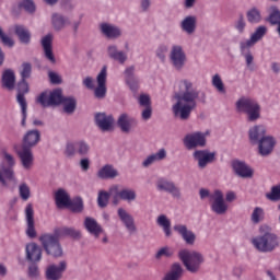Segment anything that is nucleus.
<instances>
[{"instance_id": "3", "label": "nucleus", "mask_w": 280, "mask_h": 280, "mask_svg": "<svg viewBox=\"0 0 280 280\" xmlns=\"http://www.w3.org/2000/svg\"><path fill=\"white\" fill-rule=\"evenodd\" d=\"M252 244L258 253H275L280 248V237L277 233L260 228V235L252 238Z\"/></svg>"}, {"instance_id": "48", "label": "nucleus", "mask_w": 280, "mask_h": 280, "mask_svg": "<svg viewBox=\"0 0 280 280\" xmlns=\"http://www.w3.org/2000/svg\"><path fill=\"white\" fill-rule=\"evenodd\" d=\"M211 82L212 86L218 91V93H226V88H224V82L222 81V77H220V74H214Z\"/></svg>"}, {"instance_id": "53", "label": "nucleus", "mask_w": 280, "mask_h": 280, "mask_svg": "<svg viewBox=\"0 0 280 280\" xmlns=\"http://www.w3.org/2000/svg\"><path fill=\"white\" fill-rule=\"evenodd\" d=\"M174 248L170 246H164L160 248L155 255L156 259H161V257H174Z\"/></svg>"}, {"instance_id": "5", "label": "nucleus", "mask_w": 280, "mask_h": 280, "mask_svg": "<svg viewBox=\"0 0 280 280\" xmlns=\"http://www.w3.org/2000/svg\"><path fill=\"white\" fill-rule=\"evenodd\" d=\"M237 113H243L247 117V121H257L261 119V105L255 98L242 96L236 101Z\"/></svg>"}, {"instance_id": "21", "label": "nucleus", "mask_w": 280, "mask_h": 280, "mask_svg": "<svg viewBox=\"0 0 280 280\" xmlns=\"http://www.w3.org/2000/svg\"><path fill=\"white\" fill-rule=\"evenodd\" d=\"M95 124L103 132H109V130H113L115 118L112 115L98 113L95 115Z\"/></svg>"}, {"instance_id": "15", "label": "nucleus", "mask_w": 280, "mask_h": 280, "mask_svg": "<svg viewBox=\"0 0 280 280\" xmlns=\"http://www.w3.org/2000/svg\"><path fill=\"white\" fill-rule=\"evenodd\" d=\"M155 187L158 191H166V194H171L173 198H180V188H178L174 182L168 180L167 178H159L155 183Z\"/></svg>"}, {"instance_id": "37", "label": "nucleus", "mask_w": 280, "mask_h": 280, "mask_svg": "<svg viewBox=\"0 0 280 280\" xmlns=\"http://www.w3.org/2000/svg\"><path fill=\"white\" fill-rule=\"evenodd\" d=\"M59 104H62L63 110L71 115L72 113H75V106H78V102L73 97H65L62 96V90H60V102Z\"/></svg>"}, {"instance_id": "43", "label": "nucleus", "mask_w": 280, "mask_h": 280, "mask_svg": "<svg viewBox=\"0 0 280 280\" xmlns=\"http://www.w3.org/2000/svg\"><path fill=\"white\" fill-rule=\"evenodd\" d=\"M268 23L270 25L280 26V10L277 7H270L269 9V16L267 18Z\"/></svg>"}, {"instance_id": "20", "label": "nucleus", "mask_w": 280, "mask_h": 280, "mask_svg": "<svg viewBox=\"0 0 280 280\" xmlns=\"http://www.w3.org/2000/svg\"><path fill=\"white\" fill-rule=\"evenodd\" d=\"M118 218L120 222H122L124 226L132 235V233H137V225L135 224V217L132 214L128 213L126 209L119 208L118 211Z\"/></svg>"}, {"instance_id": "29", "label": "nucleus", "mask_w": 280, "mask_h": 280, "mask_svg": "<svg viewBox=\"0 0 280 280\" xmlns=\"http://www.w3.org/2000/svg\"><path fill=\"white\" fill-rule=\"evenodd\" d=\"M107 56L112 60L119 62V65H125L126 60H128V54H126L124 50H119L117 45H109L107 47Z\"/></svg>"}, {"instance_id": "1", "label": "nucleus", "mask_w": 280, "mask_h": 280, "mask_svg": "<svg viewBox=\"0 0 280 280\" xmlns=\"http://www.w3.org/2000/svg\"><path fill=\"white\" fill-rule=\"evenodd\" d=\"M179 92L175 93L176 103L173 105V115L183 121L191 117V112L196 110L198 101L206 104L207 94L194 90V83L187 79L179 81Z\"/></svg>"}, {"instance_id": "44", "label": "nucleus", "mask_w": 280, "mask_h": 280, "mask_svg": "<svg viewBox=\"0 0 280 280\" xmlns=\"http://www.w3.org/2000/svg\"><path fill=\"white\" fill-rule=\"evenodd\" d=\"M247 21L248 23L252 24H257V23H261V11H259V9L257 8H252L250 10L247 11Z\"/></svg>"}, {"instance_id": "6", "label": "nucleus", "mask_w": 280, "mask_h": 280, "mask_svg": "<svg viewBox=\"0 0 280 280\" xmlns=\"http://www.w3.org/2000/svg\"><path fill=\"white\" fill-rule=\"evenodd\" d=\"M178 259L182 260L186 270L192 275H196V272L200 270V266L205 264V256H202V254L189 249L179 250Z\"/></svg>"}, {"instance_id": "30", "label": "nucleus", "mask_w": 280, "mask_h": 280, "mask_svg": "<svg viewBox=\"0 0 280 280\" xmlns=\"http://www.w3.org/2000/svg\"><path fill=\"white\" fill-rule=\"evenodd\" d=\"M51 40H54V37L51 35H46L42 39V46L46 60H49L51 65H56V57L54 56V49L51 48Z\"/></svg>"}, {"instance_id": "40", "label": "nucleus", "mask_w": 280, "mask_h": 280, "mask_svg": "<svg viewBox=\"0 0 280 280\" xmlns=\"http://www.w3.org/2000/svg\"><path fill=\"white\" fill-rule=\"evenodd\" d=\"M16 36L20 38L21 43L27 45L32 38L30 31L23 25H15L14 27Z\"/></svg>"}, {"instance_id": "22", "label": "nucleus", "mask_w": 280, "mask_h": 280, "mask_svg": "<svg viewBox=\"0 0 280 280\" xmlns=\"http://www.w3.org/2000/svg\"><path fill=\"white\" fill-rule=\"evenodd\" d=\"M83 225L88 233L93 235L95 240H100V235L104 233V228H102V225L97 223V220L92 217H85Z\"/></svg>"}, {"instance_id": "45", "label": "nucleus", "mask_w": 280, "mask_h": 280, "mask_svg": "<svg viewBox=\"0 0 280 280\" xmlns=\"http://www.w3.org/2000/svg\"><path fill=\"white\" fill-rule=\"evenodd\" d=\"M59 235L72 237V240H80V237H82L80 230H75L73 228H61L59 230Z\"/></svg>"}, {"instance_id": "57", "label": "nucleus", "mask_w": 280, "mask_h": 280, "mask_svg": "<svg viewBox=\"0 0 280 280\" xmlns=\"http://www.w3.org/2000/svg\"><path fill=\"white\" fill-rule=\"evenodd\" d=\"M32 75V65L31 63H23L22 65V71H21V78L22 80H27Z\"/></svg>"}, {"instance_id": "60", "label": "nucleus", "mask_w": 280, "mask_h": 280, "mask_svg": "<svg viewBox=\"0 0 280 280\" xmlns=\"http://www.w3.org/2000/svg\"><path fill=\"white\" fill-rule=\"evenodd\" d=\"M28 277L30 279H38L40 277V270H38L37 265H31L28 267Z\"/></svg>"}, {"instance_id": "19", "label": "nucleus", "mask_w": 280, "mask_h": 280, "mask_svg": "<svg viewBox=\"0 0 280 280\" xmlns=\"http://www.w3.org/2000/svg\"><path fill=\"white\" fill-rule=\"evenodd\" d=\"M194 159L198 162V167L205 170L207 165L215 161V153L208 150H197L194 152Z\"/></svg>"}, {"instance_id": "34", "label": "nucleus", "mask_w": 280, "mask_h": 280, "mask_svg": "<svg viewBox=\"0 0 280 280\" xmlns=\"http://www.w3.org/2000/svg\"><path fill=\"white\" fill-rule=\"evenodd\" d=\"M125 82L133 93L139 89V80L135 77V66L126 68Z\"/></svg>"}, {"instance_id": "12", "label": "nucleus", "mask_w": 280, "mask_h": 280, "mask_svg": "<svg viewBox=\"0 0 280 280\" xmlns=\"http://www.w3.org/2000/svg\"><path fill=\"white\" fill-rule=\"evenodd\" d=\"M36 104H39L42 108H49L51 106H60V89H56L51 92H42L36 97Z\"/></svg>"}, {"instance_id": "42", "label": "nucleus", "mask_w": 280, "mask_h": 280, "mask_svg": "<svg viewBox=\"0 0 280 280\" xmlns=\"http://www.w3.org/2000/svg\"><path fill=\"white\" fill-rule=\"evenodd\" d=\"M119 199L125 202H135L137 200V191L132 188H122L119 194Z\"/></svg>"}, {"instance_id": "63", "label": "nucleus", "mask_w": 280, "mask_h": 280, "mask_svg": "<svg viewBox=\"0 0 280 280\" xmlns=\"http://www.w3.org/2000/svg\"><path fill=\"white\" fill-rule=\"evenodd\" d=\"M141 117L144 121H148V119H151L152 106L144 107V109L142 110Z\"/></svg>"}, {"instance_id": "9", "label": "nucleus", "mask_w": 280, "mask_h": 280, "mask_svg": "<svg viewBox=\"0 0 280 280\" xmlns=\"http://www.w3.org/2000/svg\"><path fill=\"white\" fill-rule=\"evenodd\" d=\"M39 242L50 257H62V245L56 234H43Z\"/></svg>"}, {"instance_id": "62", "label": "nucleus", "mask_w": 280, "mask_h": 280, "mask_svg": "<svg viewBox=\"0 0 280 280\" xmlns=\"http://www.w3.org/2000/svg\"><path fill=\"white\" fill-rule=\"evenodd\" d=\"M138 102L140 106H143L144 108H148V106H152V103L150 102V95L147 94L140 95Z\"/></svg>"}, {"instance_id": "18", "label": "nucleus", "mask_w": 280, "mask_h": 280, "mask_svg": "<svg viewBox=\"0 0 280 280\" xmlns=\"http://www.w3.org/2000/svg\"><path fill=\"white\" fill-rule=\"evenodd\" d=\"M25 220H26V235L34 240L36 237V226L34 222V206L32 203H27L24 210Z\"/></svg>"}, {"instance_id": "17", "label": "nucleus", "mask_w": 280, "mask_h": 280, "mask_svg": "<svg viewBox=\"0 0 280 280\" xmlns=\"http://www.w3.org/2000/svg\"><path fill=\"white\" fill-rule=\"evenodd\" d=\"M67 270V261L62 260L58 265H50L46 268V280H60Z\"/></svg>"}, {"instance_id": "56", "label": "nucleus", "mask_w": 280, "mask_h": 280, "mask_svg": "<svg viewBox=\"0 0 280 280\" xmlns=\"http://www.w3.org/2000/svg\"><path fill=\"white\" fill-rule=\"evenodd\" d=\"M260 220H264V209L257 207L252 213V222H254V224H259Z\"/></svg>"}, {"instance_id": "24", "label": "nucleus", "mask_w": 280, "mask_h": 280, "mask_svg": "<svg viewBox=\"0 0 280 280\" xmlns=\"http://www.w3.org/2000/svg\"><path fill=\"white\" fill-rule=\"evenodd\" d=\"M232 168L236 176H240L241 178H253V168L247 165L246 162L242 161H234L232 162Z\"/></svg>"}, {"instance_id": "49", "label": "nucleus", "mask_w": 280, "mask_h": 280, "mask_svg": "<svg viewBox=\"0 0 280 280\" xmlns=\"http://www.w3.org/2000/svg\"><path fill=\"white\" fill-rule=\"evenodd\" d=\"M75 148H77V153L80 154V156H86V154H89L91 150V147L84 140L77 141Z\"/></svg>"}, {"instance_id": "26", "label": "nucleus", "mask_w": 280, "mask_h": 280, "mask_svg": "<svg viewBox=\"0 0 280 280\" xmlns=\"http://www.w3.org/2000/svg\"><path fill=\"white\" fill-rule=\"evenodd\" d=\"M25 253L27 261H33L34 264H37V261H40V259H43V249L36 243L27 244L25 247Z\"/></svg>"}, {"instance_id": "11", "label": "nucleus", "mask_w": 280, "mask_h": 280, "mask_svg": "<svg viewBox=\"0 0 280 280\" xmlns=\"http://www.w3.org/2000/svg\"><path fill=\"white\" fill-rule=\"evenodd\" d=\"M170 61L176 71H183L187 65V54L180 45H173L170 51Z\"/></svg>"}, {"instance_id": "2", "label": "nucleus", "mask_w": 280, "mask_h": 280, "mask_svg": "<svg viewBox=\"0 0 280 280\" xmlns=\"http://www.w3.org/2000/svg\"><path fill=\"white\" fill-rule=\"evenodd\" d=\"M40 143V131L38 129L28 130L22 138V147L18 150V156L24 170H32L34 165V153L32 148Z\"/></svg>"}, {"instance_id": "61", "label": "nucleus", "mask_w": 280, "mask_h": 280, "mask_svg": "<svg viewBox=\"0 0 280 280\" xmlns=\"http://www.w3.org/2000/svg\"><path fill=\"white\" fill-rule=\"evenodd\" d=\"M48 77H49L51 84H61L62 83V78H60V74H58V72L49 71Z\"/></svg>"}, {"instance_id": "39", "label": "nucleus", "mask_w": 280, "mask_h": 280, "mask_svg": "<svg viewBox=\"0 0 280 280\" xmlns=\"http://www.w3.org/2000/svg\"><path fill=\"white\" fill-rule=\"evenodd\" d=\"M97 176L98 178L106 180L108 178H117V176H119V173L112 165H105L98 171Z\"/></svg>"}, {"instance_id": "4", "label": "nucleus", "mask_w": 280, "mask_h": 280, "mask_svg": "<svg viewBox=\"0 0 280 280\" xmlns=\"http://www.w3.org/2000/svg\"><path fill=\"white\" fill-rule=\"evenodd\" d=\"M267 34L268 27L266 25H260L250 35V38L240 42V51L241 55L245 58L247 67H250L255 60L253 52H250V47H255V45H257V43H259V40H261Z\"/></svg>"}, {"instance_id": "16", "label": "nucleus", "mask_w": 280, "mask_h": 280, "mask_svg": "<svg viewBox=\"0 0 280 280\" xmlns=\"http://www.w3.org/2000/svg\"><path fill=\"white\" fill-rule=\"evenodd\" d=\"M258 143V154L260 156H270L275 152V147L277 145V139L272 136L262 137Z\"/></svg>"}, {"instance_id": "47", "label": "nucleus", "mask_w": 280, "mask_h": 280, "mask_svg": "<svg viewBox=\"0 0 280 280\" xmlns=\"http://www.w3.org/2000/svg\"><path fill=\"white\" fill-rule=\"evenodd\" d=\"M68 207L74 213H81V211L84 210V201H82V198L77 197L72 201L70 200V203Z\"/></svg>"}, {"instance_id": "32", "label": "nucleus", "mask_w": 280, "mask_h": 280, "mask_svg": "<svg viewBox=\"0 0 280 280\" xmlns=\"http://www.w3.org/2000/svg\"><path fill=\"white\" fill-rule=\"evenodd\" d=\"M165 159H167V151L165 149H160L158 152L152 153L142 161V167H150L151 165H154V163H159V161H165Z\"/></svg>"}, {"instance_id": "31", "label": "nucleus", "mask_w": 280, "mask_h": 280, "mask_svg": "<svg viewBox=\"0 0 280 280\" xmlns=\"http://www.w3.org/2000/svg\"><path fill=\"white\" fill-rule=\"evenodd\" d=\"M248 137L253 145L257 144L264 137H266V127L264 125H256L248 131Z\"/></svg>"}, {"instance_id": "38", "label": "nucleus", "mask_w": 280, "mask_h": 280, "mask_svg": "<svg viewBox=\"0 0 280 280\" xmlns=\"http://www.w3.org/2000/svg\"><path fill=\"white\" fill-rule=\"evenodd\" d=\"M158 226H161L166 237H172V221L165 214H161L156 219Z\"/></svg>"}, {"instance_id": "54", "label": "nucleus", "mask_w": 280, "mask_h": 280, "mask_svg": "<svg viewBox=\"0 0 280 280\" xmlns=\"http://www.w3.org/2000/svg\"><path fill=\"white\" fill-rule=\"evenodd\" d=\"M19 194L20 197L22 198V200L26 201L30 200V196H32V192L30 190V186H27V184H21L19 186Z\"/></svg>"}, {"instance_id": "64", "label": "nucleus", "mask_w": 280, "mask_h": 280, "mask_svg": "<svg viewBox=\"0 0 280 280\" xmlns=\"http://www.w3.org/2000/svg\"><path fill=\"white\" fill-rule=\"evenodd\" d=\"M78 152V149L75 147V143H68L66 148V154L67 156H73Z\"/></svg>"}, {"instance_id": "52", "label": "nucleus", "mask_w": 280, "mask_h": 280, "mask_svg": "<svg viewBox=\"0 0 280 280\" xmlns=\"http://www.w3.org/2000/svg\"><path fill=\"white\" fill-rule=\"evenodd\" d=\"M267 200H271V202H279L280 200V186H273L270 192L266 194Z\"/></svg>"}, {"instance_id": "25", "label": "nucleus", "mask_w": 280, "mask_h": 280, "mask_svg": "<svg viewBox=\"0 0 280 280\" xmlns=\"http://www.w3.org/2000/svg\"><path fill=\"white\" fill-rule=\"evenodd\" d=\"M117 125L121 132H130L132 128H137V119L124 113L118 117Z\"/></svg>"}, {"instance_id": "41", "label": "nucleus", "mask_w": 280, "mask_h": 280, "mask_svg": "<svg viewBox=\"0 0 280 280\" xmlns=\"http://www.w3.org/2000/svg\"><path fill=\"white\" fill-rule=\"evenodd\" d=\"M71 22H69V19L60 15V14H52V25L57 32H60V30H65L67 25H69Z\"/></svg>"}, {"instance_id": "46", "label": "nucleus", "mask_w": 280, "mask_h": 280, "mask_svg": "<svg viewBox=\"0 0 280 280\" xmlns=\"http://www.w3.org/2000/svg\"><path fill=\"white\" fill-rule=\"evenodd\" d=\"M170 51V46L165 44H161L155 49V56L161 60L162 62H165L167 60V52Z\"/></svg>"}, {"instance_id": "14", "label": "nucleus", "mask_w": 280, "mask_h": 280, "mask_svg": "<svg viewBox=\"0 0 280 280\" xmlns=\"http://www.w3.org/2000/svg\"><path fill=\"white\" fill-rule=\"evenodd\" d=\"M210 208L217 215H224L229 211V205L224 200V194L220 189H215L210 196Z\"/></svg>"}, {"instance_id": "50", "label": "nucleus", "mask_w": 280, "mask_h": 280, "mask_svg": "<svg viewBox=\"0 0 280 280\" xmlns=\"http://www.w3.org/2000/svg\"><path fill=\"white\" fill-rule=\"evenodd\" d=\"M19 8L25 10L28 14H34V12H36V4H34V0H22Z\"/></svg>"}, {"instance_id": "10", "label": "nucleus", "mask_w": 280, "mask_h": 280, "mask_svg": "<svg viewBox=\"0 0 280 280\" xmlns=\"http://www.w3.org/2000/svg\"><path fill=\"white\" fill-rule=\"evenodd\" d=\"M18 95H16V102L21 107L22 113V120L21 126L25 128L26 121H27V101L25 100V95L30 93V84H27V81L25 79H22L18 83Z\"/></svg>"}, {"instance_id": "51", "label": "nucleus", "mask_w": 280, "mask_h": 280, "mask_svg": "<svg viewBox=\"0 0 280 280\" xmlns=\"http://www.w3.org/2000/svg\"><path fill=\"white\" fill-rule=\"evenodd\" d=\"M110 199V194L100 190L98 197H97V205L101 207V209H104L105 207H108V200Z\"/></svg>"}, {"instance_id": "28", "label": "nucleus", "mask_w": 280, "mask_h": 280, "mask_svg": "<svg viewBox=\"0 0 280 280\" xmlns=\"http://www.w3.org/2000/svg\"><path fill=\"white\" fill-rule=\"evenodd\" d=\"M197 23H198V19L195 15H187L180 22L179 27L182 32H185V34H188V36H191V34H196Z\"/></svg>"}, {"instance_id": "27", "label": "nucleus", "mask_w": 280, "mask_h": 280, "mask_svg": "<svg viewBox=\"0 0 280 280\" xmlns=\"http://www.w3.org/2000/svg\"><path fill=\"white\" fill-rule=\"evenodd\" d=\"M1 84L2 89H5L7 91H14L16 86V74L14 73V70L5 69L2 72Z\"/></svg>"}, {"instance_id": "13", "label": "nucleus", "mask_w": 280, "mask_h": 280, "mask_svg": "<svg viewBox=\"0 0 280 280\" xmlns=\"http://www.w3.org/2000/svg\"><path fill=\"white\" fill-rule=\"evenodd\" d=\"M207 137H209V131H196L192 133H188L184 138V145L185 148H187V150H194L195 148H205V145H207Z\"/></svg>"}, {"instance_id": "23", "label": "nucleus", "mask_w": 280, "mask_h": 280, "mask_svg": "<svg viewBox=\"0 0 280 280\" xmlns=\"http://www.w3.org/2000/svg\"><path fill=\"white\" fill-rule=\"evenodd\" d=\"M173 229L175 233H178V235H180L186 244H188L189 246H194V244H196V234L191 230L187 229V225L175 224Z\"/></svg>"}, {"instance_id": "35", "label": "nucleus", "mask_w": 280, "mask_h": 280, "mask_svg": "<svg viewBox=\"0 0 280 280\" xmlns=\"http://www.w3.org/2000/svg\"><path fill=\"white\" fill-rule=\"evenodd\" d=\"M101 32L106 38H119L121 36V28L108 23L101 24Z\"/></svg>"}, {"instance_id": "7", "label": "nucleus", "mask_w": 280, "mask_h": 280, "mask_svg": "<svg viewBox=\"0 0 280 280\" xmlns=\"http://www.w3.org/2000/svg\"><path fill=\"white\" fill-rule=\"evenodd\" d=\"M107 75L108 73L106 70V66H104L96 77V82H97L96 88L93 81V77H86L85 79H83V85L85 89H90V91H94V95L97 100H104L106 97Z\"/></svg>"}, {"instance_id": "36", "label": "nucleus", "mask_w": 280, "mask_h": 280, "mask_svg": "<svg viewBox=\"0 0 280 280\" xmlns=\"http://www.w3.org/2000/svg\"><path fill=\"white\" fill-rule=\"evenodd\" d=\"M185 270L179 262H174L163 280H180Z\"/></svg>"}, {"instance_id": "33", "label": "nucleus", "mask_w": 280, "mask_h": 280, "mask_svg": "<svg viewBox=\"0 0 280 280\" xmlns=\"http://www.w3.org/2000/svg\"><path fill=\"white\" fill-rule=\"evenodd\" d=\"M55 202L58 209H65L71 203V197L67 190L60 188L55 192Z\"/></svg>"}, {"instance_id": "58", "label": "nucleus", "mask_w": 280, "mask_h": 280, "mask_svg": "<svg viewBox=\"0 0 280 280\" xmlns=\"http://www.w3.org/2000/svg\"><path fill=\"white\" fill-rule=\"evenodd\" d=\"M119 185H113L110 188H109V196H113L114 197V205H119Z\"/></svg>"}, {"instance_id": "8", "label": "nucleus", "mask_w": 280, "mask_h": 280, "mask_svg": "<svg viewBox=\"0 0 280 280\" xmlns=\"http://www.w3.org/2000/svg\"><path fill=\"white\" fill-rule=\"evenodd\" d=\"M3 161L0 166V183L2 185H8L5 180H12L13 183L16 182V178L14 177V165H16V160L14 159V155L2 152Z\"/></svg>"}, {"instance_id": "55", "label": "nucleus", "mask_w": 280, "mask_h": 280, "mask_svg": "<svg viewBox=\"0 0 280 280\" xmlns=\"http://www.w3.org/2000/svg\"><path fill=\"white\" fill-rule=\"evenodd\" d=\"M0 40L5 47H14V39L3 33V28L0 26Z\"/></svg>"}, {"instance_id": "59", "label": "nucleus", "mask_w": 280, "mask_h": 280, "mask_svg": "<svg viewBox=\"0 0 280 280\" xmlns=\"http://www.w3.org/2000/svg\"><path fill=\"white\" fill-rule=\"evenodd\" d=\"M235 30H237L238 34H244V30H246V21L244 20V15H241L235 22Z\"/></svg>"}]
</instances>
